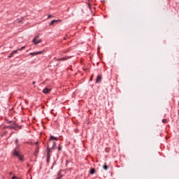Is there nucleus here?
<instances>
[{
    "instance_id": "1",
    "label": "nucleus",
    "mask_w": 179,
    "mask_h": 179,
    "mask_svg": "<svg viewBox=\"0 0 179 179\" xmlns=\"http://www.w3.org/2000/svg\"><path fill=\"white\" fill-rule=\"evenodd\" d=\"M13 156H16V157L18 158V160L23 162V155L20 154V150H19L17 148L13 151Z\"/></svg>"
},
{
    "instance_id": "2",
    "label": "nucleus",
    "mask_w": 179,
    "mask_h": 179,
    "mask_svg": "<svg viewBox=\"0 0 179 179\" xmlns=\"http://www.w3.org/2000/svg\"><path fill=\"white\" fill-rule=\"evenodd\" d=\"M38 36L35 37L33 39V43L34 44H35V45H37V44H40V43H41V39H38Z\"/></svg>"
},
{
    "instance_id": "3",
    "label": "nucleus",
    "mask_w": 179,
    "mask_h": 179,
    "mask_svg": "<svg viewBox=\"0 0 179 179\" xmlns=\"http://www.w3.org/2000/svg\"><path fill=\"white\" fill-rule=\"evenodd\" d=\"M44 52H45V50H42V51H39V52H31L29 53V55H40L41 54H44Z\"/></svg>"
},
{
    "instance_id": "4",
    "label": "nucleus",
    "mask_w": 179,
    "mask_h": 179,
    "mask_svg": "<svg viewBox=\"0 0 179 179\" xmlns=\"http://www.w3.org/2000/svg\"><path fill=\"white\" fill-rule=\"evenodd\" d=\"M51 155H52V151L50 149V146L48 145L47 157H51Z\"/></svg>"
},
{
    "instance_id": "5",
    "label": "nucleus",
    "mask_w": 179,
    "mask_h": 179,
    "mask_svg": "<svg viewBox=\"0 0 179 179\" xmlns=\"http://www.w3.org/2000/svg\"><path fill=\"white\" fill-rule=\"evenodd\" d=\"M51 92V89L50 88H45L43 90V93H44L45 94H48V93H50Z\"/></svg>"
},
{
    "instance_id": "6",
    "label": "nucleus",
    "mask_w": 179,
    "mask_h": 179,
    "mask_svg": "<svg viewBox=\"0 0 179 179\" xmlns=\"http://www.w3.org/2000/svg\"><path fill=\"white\" fill-rule=\"evenodd\" d=\"M58 22H59V20H53L50 23V26H54V24H55L56 23H58Z\"/></svg>"
},
{
    "instance_id": "7",
    "label": "nucleus",
    "mask_w": 179,
    "mask_h": 179,
    "mask_svg": "<svg viewBox=\"0 0 179 179\" xmlns=\"http://www.w3.org/2000/svg\"><path fill=\"white\" fill-rule=\"evenodd\" d=\"M101 82V76L99 75L96 78V83H100Z\"/></svg>"
},
{
    "instance_id": "8",
    "label": "nucleus",
    "mask_w": 179,
    "mask_h": 179,
    "mask_svg": "<svg viewBox=\"0 0 179 179\" xmlns=\"http://www.w3.org/2000/svg\"><path fill=\"white\" fill-rule=\"evenodd\" d=\"M17 50L13 51L10 54V55L8 56V58H12V57H13V55H15V54H17Z\"/></svg>"
},
{
    "instance_id": "9",
    "label": "nucleus",
    "mask_w": 179,
    "mask_h": 179,
    "mask_svg": "<svg viewBox=\"0 0 179 179\" xmlns=\"http://www.w3.org/2000/svg\"><path fill=\"white\" fill-rule=\"evenodd\" d=\"M58 141V138L57 137H54V136H51L50 138V141Z\"/></svg>"
},
{
    "instance_id": "10",
    "label": "nucleus",
    "mask_w": 179,
    "mask_h": 179,
    "mask_svg": "<svg viewBox=\"0 0 179 179\" xmlns=\"http://www.w3.org/2000/svg\"><path fill=\"white\" fill-rule=\"evenodd\" d=\"M103 170H106V171L108 170V166H107L106 164H105L103 166Z\"/></svg>"
},
{
    "instance_id": "11",
    "label": "nucleus",
    "mask_w": 179,
    "mask_h": 179,
    "mask_svg": "<svg viewBox=\"0 0 179 179\" xmlns=\"http://www.w3.org/2000/svg\"><path fill=\"white\" fill-rule=\"evenodd\" d=\"M95 171H96V170H94V169H90V174H94Z\"/></svg>"
},
{
    "instance_id": "12",
    "label": "nucleus",
    "mask_w": 179,
    "mask_h": 179,
    "mask_svg": "<svg viewBox=\"0 0 179 179\" xmlns=\"http://www.w3.org/2000/svg\"><path fill=\"white\" fill-rule=\"evenodd\" d=\"M24 48H26V46L22 47L21 48L17 50V51H22V50H24Z\"/></svg>"
},
{
    "instance_id": "13",
    "label": "nucleus",
    "mask_w": 179,
    "mask_h": 179,
    "mask_svg": "<svg viewBox=\"0 0 179 179\" xmlns=\"http://www.w3.org/2000/svg\"><path fill=\"white\" fill-rule=\"evenodd\" d=\"M162 122L164 124H166V122H167V120H166V119L162 120Z\"/></svg>"
},
{
    "instance_id": "14",
    "label": "nucleus",
    "mask_w": 179,
    "mask_h": 179,
    "mask_svg": "<svg viewBox=\"0 0 179 179\" xmlns=\"http://www.w3.org/2000/svg\"><path fill=\"white\" fill-rule=\"evenodd\" d=\"M47 163H50V157H47Z\"/></svg>"
},
{
    "instance_id": "15",
    "label": "nucleus",
    "mask_w": 179,
    "mask_h": 179,
    "mask_svg": "<svg viewBox=\"0 0 179 179\" xmlns=\"http://www.w3.org/2000/svg\"><path fill=\"white\" fill-rule=\"evenodd\" d=\"M54 146H55V142H53V145L52 147V149H54Z\"/></svg>"
},
{
    "instance_id": "16",
    "label": "nucleus",
    "mask_w": 179,
    "mask_h": 179,
    "mask_svg": "<svg viewBox=\"0 0 179 179\" xmlns=\"http://www.w3.org/2000/svg\"><path fill=\"white\" fill-rule=\"evenodd\" d=\"M12 179H17V178L16 176H14L12 178Z\"/></svg>"
},
{
    "instance_id": "17",
    "label": "nucleus",
    "mask_w": 179,
    "mask_h": 179,
    "mask_svg": "<svg viewBox=\"0 0 179 179\" xmlns=\"http://www.w3.org/2000/svg\"><path fill=\"white\" fill-rule=\"evenodd\" d=\"M58 150H61V147H58Z\"/></svg>"
},
{
    "instance_id": "18",
    "label": "nucleus",
    "mask_w": 179,
    "mask_h": 179,
    "mask_svg": "<svg viewBox=\"0 0 179 179\" xmlns=\"http://www.w3.org/2000/svg\"><path fill=\"white\" fill-rule=\"evenodd\" d=\"M36 152H38V148H36Z\"/></svg>"
},
{
    "instance_id": "19",
    "label": "nucleus",
    "mask_w": 179,
    "mask_h": 179,
    "mask_svg": "<svg viewBox=\"0 0 179 179\" xmlns=\"http://www.w3.org/2000/svg\"><path fill=\"white\" fill-rule=\"evenodd\" d=\"M50 17H51V15H48V19H50Z\"/></svg>"
},
{
    "instance_id": "20",
    "label": "nucleus",
    "mask_w": 179,
    "mask_h": 179,
    "mask_svg": "<svg viewBox=\"0 0 179 179\" xmlns=\"http://www.w3.org/2000/svg\"><path fill=\"white\" fill-rule=\"evenodd\" d=\"M60 61H64V59H60Z\"/></svg>"
},
{
    "instance_id": "21",
    "label": "nucleus",
    "mask_w": 179,
    "mask_h": 179,
    "mask_svg": "<svg viewBox=\"0 0 179 179\" xmlns=\"http://www.w3.org/2000/svg\"><path fill=\"white\" fill-rule=\"evenodd\" d=\"M61 178H57V179H60Z\"/></svg>"
}]
</instances>
